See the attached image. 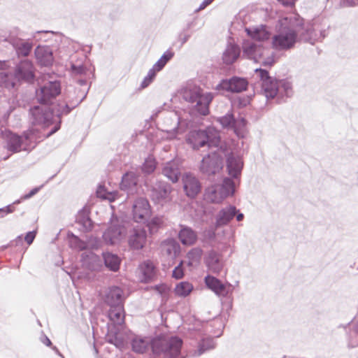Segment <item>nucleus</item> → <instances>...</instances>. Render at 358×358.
<instances>
[{
	"mask_svg": "<svg viewBox=\"0 0 358 358\" xmlns=\"http://www.w3.org/2000/svg\"><path fill=\"white\" fill-rule=\"evenodd\" d=\"M78 86H69L65 91V104L59 105L58 112L61 115L69 113L72 109L77 107L87 96L90 85L86 80L80 79L77 82Z\"/></svg>",
	"mask_w": 358,
	"mask_h": 358,
	"instance_id": "1",
	"label": "nucleus"
},
{
	"mask_svg": "<svg viewBox=\"0 0 358 358\" xmlns=\"http://www.w3.org/2000/svg\"><path fill=\"white\" fill-rule=\"evenodd\" d=\"M301 28V22H293L289 27L283 28L272 37L271 47L278 51L287 50L294 48Z\"/></svg>",
	"mask_w": 358,
	"mask_h": 358,
	"instance_id": "2",
	"label": "nucleus"
},
{
	"mask_svg": "<svg viewBox=\"0 0 358 358\" xmlns=\"http://www.w3.org/2000/svg\"><path fill=\"white\" fill-rule=\"evenodd\" d=\"M193 149L197 150L208 145L217 146L220 142V136L216 129L208 127L205 130H194L190 131L186 139Z\"/></svg>",
	"mask_w": 358,
	"mask_h": 358,
	"instance_id": "3",
	"label": "nucleus"
},
{
	"mask_svg": "<svg viewBox=\"0 0 358 358\" xmlns=\"http://www.w3.org/2000/svg\"><path fill=\"white\" fill-rule=\"evenodd\" d=\"M185 100L196 103L195 108L199 113L206 115L209 113V104L213 99L211 93H204L200 87H194L185 90L183 92Z\"/></svg>",
	"mask_w": 358,
	"mask_h": 358,
	"instance_id": "4",
	"label": "nucleus"
},
{
	"mask_svg": "<svg viewBox=\"0 0 358 358\" xmlns=\"http://www.w3.org/2000/svg\"><path fill=\"white\" fill-rule=\"evenodd\" d=\"M29 115L33 125L45 129L52 124L53 113L47 105L41 104L31 108Z\"/></svg>",
	"mask_w": 358,
	"mask_h": 358,
	"instance_id": "5",
	"label": "nucleus"
},
{
	"mask_svg": "<svg viewBox=\"0 0 358 358\" xmlns=\"http://www.w3.org/2000/svg\"><path fill=\"white\" fill-rule=\"evenodd\" d=\"M20 29L17 27H13L9 33L8 37L3 41L9 43L15 50L18 57H27L33 48V43L29 41H25L19 38Z\"/></svg>",
	"mask_w": 358,
	"mask_h": 358,
	"instance_id": "6",
	"label": "nucleus"
},
{
	"mask_svg": "<svg viewBox=\"0 0 358 358\" xmlns=\"http://www.w3.org/2000/svg\"><path fill=\"white\" fill-rule=\"evenodd\" d=\"M61 86L58 81H49L41 85L36 91V98L41 104L48 106L60 94Z\"/></svg>",
	"mask_w": 358,
	"mask_h": 358,
	"instance_id": "7",
	"label": "nucleus"
},
{
	"mask_svg": "<svg viewBox=\"0 0 358 358\" xmlns=\"http://www.w3.org/2000/svg\"><path fill=\"white\" fill-rule=\"evenodd\" d=\"M108 315L110 324H108V331L106 336H122L120 329L122 328L124 320L123 305L110 307Z\"/></svg>",
	"mask_w": 358,
	"mask_h": 358,
	"instance_id": "8",
	"label": "nucleus"
},
{
	"mask_svg": "<svg viewBox=\"0 0 358 358\" xmlns=\"http://www.w3.org/2000/svg\"><path fill=\"white\" fill-rule=\"evenodd\" d=\"M124 232L122 221L113 217L109 226L103 234V239L108 245H115L120 242Z\"/></svg>",
	"mask_w": 358,
	"mask_h": 358,
	"instance_id": "9",
	"label": "nucleus"
},
{
	"mask_svg": "<svg viewBox=\"0 0 358 358\" xmlns=\"http://www.w3.org/2000/svg\"><path fill=\"white\" fill-rule=\"evenodd\" d=\"M0 135L7 142V148L13 152H17L21 150H27L28 137L27 136H17L6 129H0Z\"/></svg>",
	"mask_w": 358,
	"mask_h": 358,
	"instance_id": "10",
	"label": "nucleus"
},
{
	"mask_svg": "<svg viewBox=\"0 0 358 358\" xmlns=\"http://www.w3.org/2000/svg\"><path fill=\"white\" fill-rule=\"evenodd\" d=\"M133 218L135 222L145 223L151 215L150 206L147 199L139 198L133 204Z\"/></svg>",
	"mask_w": 358,
	"mask_h": 358,
	"instance_id": "11",
	"label": "nucleus"
},
{
	"mask_svg": "<svg viewBox=\"0 0 358 358\" xmlns=\"http://www.w3.org/2000/svg\"><path fill=\"white\" fill-rule=\"evenodd\" d=\"M14 74L18 82H32L35 76L33 64L28 59L21 61L16 65Z\"/></svg>",
	"mask_w": 358,
	"mask_h": 358,
	"instance_id": "12",
	"label": "nucleus"
},
{
	"mask_svg": "<svg viewBox=\"0 0 358 358\" xmlns=\"http://www.w3.org/2000/svg\"><path fill=\"white\" fill-rule=\"evenodd\" d=\"M256 73H259V76L262 81V88L265 96L267 98H274L278 91V85L276 80L273 79L267 71L257 69Z\"/></svg>",
	"mask_w": 358,
	"mask_h": 358,
	"instance_id": "13",
	"label": "nucleus"
},
{
	"mask_svg": "<svg viewBox=\"0 0 358 358\" xmlns=\"http://www.w3.org/2000/svg\"><path fill=\"white\" fill-rule=\"evenodd\" d=\"M222 191L219 195H216L217 189L214 188L208 191L207 199L213 203H220L227 196L232 195L234 192V182L229 178H225L222 185H220Z\"/></svg>",
	"mask_w": 358,
	"mask_h": 358,
	"instance_id": "14",
	"label": "nucleus"
},
{
	"mask_svg": "<svg viewBox=\"0 0 358 358\" xmlns=\"http://www.w3.org/2000/svg\"><path fill=\"white\" fill-rule=\"evenodd\" d=\"M243 52L250 58L253 59L257 62H262L264 66H271L275 62L274 56L269 57L266 59H262L265 50L260 47H257L253 43H245L243 46Z\"/></svg>",
	"mask_w": 358,
	"mask_h": 358,
	"instance_id": "15",
	"label": "nucleus"
},
{
	"mask_svg": "<svg viewBox=\"0 0 358 358\" xmlns=\"http://www.w3.org/2000/svg\"><path fill=\"white\" fill-rule=\"evenodd\" d=\"M182 341L178 337H171L166 345L162 348L158 356L163 358H182L180 355V350Z\"/></svg>",
	"mask_w": 358,
	"mask_h": 358,
	"instance_id": "16",
	"label": "nucleus"
},
{
	"mask_svg": "<svg viewBox=\"0 0 358 358\" xmlns=\"http://www.w3.org/2000/svg\"><path fill=\"white\" fill-rule=\"evenodd\" d=\"M87 57L84 55H73L71 57L70 71L73 76H87L91 73V70L87 67Z\"/></svg>",
	"mask_w": 358,
	"mask_h": 358,
	"instance_id": "17",
	"label": "nucleus"
},
{
	"mask_svg": "<svg viewBox=\"0 0 358 358\" xmlns=\"http://www.w3.org/2000/svg\"><path fill=\"white\" fill-rule=\"evenodd\" d=\"M80 260L83 266L90 271H99L103 268L102 259L92 251L83 252Z\"/></svg>",
	"mask_w": 358,
	"mask_h": 358,
	"instance_id": "18",
	"label": "nucleus"
},
{
	"mask_svg": "<svg viewBox=\"0 0 358 358\" xmlns=\"http://www.w3.org/2000/svg\"><path fill=\"white\" fill-rule=\"evenodd\" d=\"M248 85V81L245 79L234 77L230 80H222L217 86V89L232 92H241L247 89Z\"/></svg>",
	"mask_w": 358,
	"mask_h": 358,
	"instance_id": "19",
	"label": "nucleus"
},
{
	"mask_svg": "<svg viewBox=\"0 0 358 358\" xmlns=\"http://www.w3.org/2000/svg\"><path fill=\"white\" fill-rule=\"evenodd\" d=\"M146 241V231L144 229L134 227L128 237V243L133 250H140L143 248Z\"/></svg>",
	"mask_w": 358,
	"mask_h": 358,
	"instance_id": "20",
	"label": "nucleus"
},
{
	"mask_svg": "<svg viewBox=\"0 0 358 358\" xmlns=\"http://www.w3.org/2000/svg\"><path fill=\"white\" fill-rule=\"evenodd\" d=\"M222 169V162L215 154L206 157L202 160L201 169L203 172L208 174H215Z\"/></svg>",
	"mask_w": 358,
	"mask_h": 358,
	"instance_id": "21",
	"label": "nucleus"
},
{
	"mask_svg": "<svg viewBox=\"0 0 358 358\" xmlns=\"http://www.w3.org/2000/svg\"><path fill=\"white\" fill-rule=\"evenodd\" d=\"M123 290L117 286L108 287L104 295V301L110 307L123 305Z\"/></svg>",
	"mask_w": 358,
	"mask_h": 358,
	"instance_id": "22",
	"label": "nucleus"
},
{
	"mask_svg": "<svg viewBox=\"0 0 358 358\" xmlns=\"http://www.w3.org/2000/svg\"><path fill=\"white\" fill-rule=\"evenodd\" d=\"M184 189L187 196L195 197L201 190L200 183L198 180L190 174H186L183 177Z\"/></svg>",
	"mask_w": 358,
	"mask_h": 358,
	"instance_id": "23",
	"label": "nucleus"
},
{
	"mask_svg": "<svg viewBox=\"0 0 358 358\" xmlns=\"http://www.w3.org/2000/svg\"><path fill=\"white\" fill-rule=\"evenodd\" d=\"M236 213V208L233 206L222 208L217 215L215 227H220L227 225L234 218Z\"/></svg>",
	"mask_w": 358,
	"mask_h": 358,
	"instance_id": "24",
	"label": "nucleus"
},
{
	"mask_svg": "<svg viewBox=\"0 0 358 358\" xmlns=\"http://www.w3.org/2000/svg\"><path fill=\"white\" fill-rule=\"evenodd\" d=\"M35 55L38 63L44 66L52 65L54 60L52 52L49 47H37Z\"/></svg>",
	"mask_w": 358,
	"mask_h": 358,
	"instance_id": "25",
	"label": "nucleus"
},
{
	"mask_svg": "<svg viewBox=\"0 0 358 358\" xmlns=\"http://www.w3.org/2000/svg\"><path fill=\"white\" fill-rule=\"evenodd\" d=\"M245 31L250 37L258 41H266L271 36V33L265 25H260L253 28H246Z\"/></svg>",
	"mask_w": 358,
	"mask_h": 358,
	"instance_id": "26",
	"label": "nucleus"
},
{
	"mask_svg": "<svg viewBox=\"0 0 358 358\" xmlns=\"http://www.w3.org/2000/svg\"><path fill=\"white\" fill-rule=\"evenodd\" d=\"M228 173L234 178H237L241 175L243 168V162L241 158L231 155L227 159V165Z\"/></svg>",
	"mask_w": 358,
	"mask_h": 358,
	"instance_id": "27",
	"label": "nucleus"
},
{
	"mask_svg": "<svg viewBox=\"0 0 358 358\" xmlns=\"http://www.w3.org/2000/svg\"><path fill=\"white\" fill-rule=\"evenodd\" d=\"M102 255L104 265L108 270L116 272L120 269L121 259L117 255L103 252Z\"/></svg>",
	"mask_w": 358,
	"mask_h": 358,
	"instance_id": "28",
	"label": "nucleus"
},
{
	"mask_svg": "<svg viewBox=\"0 0 358 358\" xmlns=\"http://www.w3.org/2000/svg\"><path fill=\"white\" fill-rule=\"evenodd\" d=\"M178 238L183 245H192L196 241L197 236L189 227H182L179 232Z\"/></svg>",
	"mask_w": 358,
	"mask_h": 358,
	"instance_id": "29",
	"label": "nucleus"
},
{
	"mask_svg": "<svg viewBox=\"0 0 358 358\" xmlns=\"http://www.w3.org/2000/svg\"><path fill=\"white\" fill-rule=\"evenodd\" d=\"M141 273V280L143 282H148L155 275V268L152 262L146 261L140 266Z\"/></svg>",
	"mask_w": 358,
	"mask_h": 358,
	"instance_id": "30",
	"label": "nucleus"
},
{
	"mask_svg": "<svg viewBox=\"0 0 358 358\" xmlns=\"http://www.w3.org/2000/svg\"><path fill=\"white\" fill-rule=\"evenodd\" d=\"M137 178L136 173L133 172L126 173L122 177L120 188L122 190L131 192L137 184Z\"/></svg>",
	"mask_w": 358,
	"mask_h": 358,
	"instance_id": "31",
	"label": "nucleus"
},
{
	"mask_svg": "<svg viewBox=\"0 0 358 358\" xmlns=\"http://www.w3.org/2000/svg\"><path fill=\"white\" fill-rule=\"evenodd\" d=\"M19 83L14 73L0 72V86L8 90L13 89L17 83Z\"/></svg>",
	"mask_w": 358,
	"mask_h": 358,
	"instance_id": "32",
	"label": "nucleus"
},
{
	"mask_svg": "<svg viewBox=\"0 0 358 358\" xmlns=\"http://www.w3.org/2000/svg\"><path fill=\"white\" fill-rule=\"evenodd\" d=\"M205 282L206 286L217 294H220L224 292L225 286L217 278L207 275L205 278Z\"/></svg>",
	"mask_w": 358,
	"mask_h": 358,
	"instance_id": "33",
	"label": "nucleus"
},
{
	"mask_svg": "<svg viewBox=\"0 0 358 358\" xmlns=\"http://www.w3.org/2000/svg\"><path fill=\"white\" fill-rule=\"evenodd\" d=\"M150 337H135L132 341V349L138 353H143L150 346Z\"/></svg>",
	"mask_w": 358,
	"mask_h": 358,
	"instance_id": "34",
	"label": "nucleus"
},
{
	"mask_svg": "<svg viewBox=\"0 0 358 358\" xmlns=\"http://www.w3.org/2000/svg\"><path fill=\"white\" fill-rule=\"evenodd\" d=\"M193 285L192 283L183 281L178 283L174 289V293L179 297H186L192 292Z\"/></svg>",
	"mask_w": 358,
	"mask_h": 358,
	"instance_id": "35",
	"label": "nucleus"
},
{
	"mask_svg": "<svg viewBox=\"0 0 358 358\" xmlns=\"http://www.w3.org/2000/svg\"><path fill=\"white\" fill-rule=\"evenodd\" d=\"M68 239L69 245L72 249L83 250L87 248V243L72 233L68 234Z\"/></svg>",
	"mask_w": 358,
	"mask_h": 358,
	"instance_id": "36",
	"label": "nucleus"
},
{
	"mask_svg": "<svg viewBox=\"0 0 358 358\" xmlns=\"http://www.w3.org/2000/svg\"><path fill=\"white\" fill-rule=\"evenodd\" d=\"M157 168V161L154 155H150L142 165V171L145 174H150L155 171Z\"/></svg>",
	"mask_w": 358,
	"mask_h": 358,
	"instance_id": "37",
	"label": "nucleus"
},
{
	"mask_svg": "<svg viewBox=\"0 0 358 358\" xmlns=\"http://www.w3.org/2000/svg\"><path fill=\"white\" fill-rule=\"evenodd\" d=\"M240 54L239 49L235 46L229 48L224 54L223 59L227 64L234 62Z\"/></svg>",
	"mask_w": 358,
	"mask_h": 358,
	"instance_id": "38",
	"label": "nucleus"
},
{
	"mask_svg": "<svg viewBox=\"0 0 358 358\" xmlns=\"http://www.w3.org/2000/svg\"><path fill=\"white\" fill-rule=\"evenodd\" d=\"M202 255V250L199 248L192 249L187 254V258L189 259L188 265L192 266L199 263Z\"/></svg>",
	"mask_w": 358,
	"mask_h": 358,
	"instance_id": "39",
	"label": "nucleus"
},
{
	"mask_svg": "<svg viewBox=\"0 0 358 358\" xmlns=\"http://www.w3.org/2000/svg\"><path fill=\"white\" fill-rule=\"evenodd\" d=\"M163 173L173 182H176L178 180L180 173L177 168L169 164L163 169Z\"/></svg>",
	"mask_w": 358,
	"mask_h": 358,
	"instance_id": "40",
	"label": "nucleus"
},
{
	"mask_svg": "<svg viewBox=\"0 0 358 358\" xmlns=\"http://www.w3.org/2000/svg\"><path fill=\"white\" fill-rule=\"evenodd\" d=\"M157 62L153 64L152 68L150 69L148 75L143 78L141 83L140 88L144 89L147 87L153 80L156 75Z\"/></svg>",
	"mask_w": 358,
	"mask_h": 358,
	"instance_id": "41",
	"label": "nucleus"
},
{
	"mask_svg": "<svg viewBox=\"0 0 358 358\" xmlns=\"http://www.w3.org/2000/svg\"><path fill=\"white\" fill-rule=\"evenodd\" d=\"M174 52L170 50H167L158 60V71H160L166 64L173 57Z\"/></svg>",
	"mask_w": 358,
	"mask_h": 358,
	"instance_id": "42",
	"label": "nucleus"
},
{
	"mask_svg": "<svg viewBox=\"0 0 358 358\" xmlns=\"http://www.w3.org/2000/svg\"><path fill=\"white\" fill-rule=\"evenodd\" d=\"M219 122L224 127H234V118L232 114H227L219 119Z\"/></svg>",
	"mask_w": 358,
	"mask_h": 358,
	"instance_id": "43",
	"label": "nucleus"
},
{
	"mask_svg": "<svg viewBox=\"0 0 358 358\" xmlns=\"http://www.w3.org/2000/svg\"><path fill=\"white\" fill-rule=\"evenodd\" d=\"M78 223L81 224L85 231H90L92 227V222L88 217L78 218Z\"/></svg>",
	"mask_w": 358,
	"mask_h": 358,
	"instance_id": "44",
	"label": "nucleus"
},
{
	"mask_svg": "<svg viewBox=\"0 0 358 358\" xmlns=\"http://www.w3.org/2000/svg\"><path fill=\"white\" fill-rule=\"evenodd\" d=\"M96 195L103 199L111 200L112 193L106 192L103 186L99 185L96 190Z\"/></svg>",
	"mask_w": 358,
	"mask_h": 358,
	"instance_id": "45",
	"label": "nucleus"
},
{
	"mask_svg": "<svg viewBox=\"0 0 358 358\" xmlns=\"http://www.w3.org/2000/svg\"><path fill=\"white\" fill-rule=\"evenodd\" d=\"M183 262L181 261L178 266H177L173 271L172 276L176 279H181L184 276V271L182 269Z\"/></svg>",
	"mask_w": 358,
	"mask_h": 358,
	"instance_id": "46",
	"label": "nucleus"
},
{
	"mask_svg": "<svg viewBox=\"0 0 358 358\" xmlns=\"http://www.w3.org/2000/svg\"><path fill=\"white\" fill-rule=\"evenodd\" d=\"M171 292V288L167 285H158V293H159L165 300L168 298Z\"/></svg>",
	"mask_w": 358,
	"mask_h": 358,
	"instance_id": "47",
	"label": "nucleus"
},
{
	"mask_svg": "<svg viewBox=\"0 0 358 358\" xmlns=\"http://www.w3.org/2000/svg\"><path fill=\"white\" fill-rule=\"evenodd\" d=\"M123 337H111L109 340V342L113 343L118 348H122L124 346V343L122 340Z\"/></svg>",
	"mask_w": 358,
	"mask_h": 358,
	"instance_id": "48",
	"label": "nucleus"
},
{
	"mask_svg": "<svg viewBox=\"0 0 358 358\" xmlns=\"http://www.w3.org/2000/svg\"><path fill=\"white\" fill-rule=\"evenodd\" d=\"M14 211L13 205H8L3 208H0V217H3L6 215L11 213Z\"/></svg>",
	"mask_w": 358,
	"mask_h": 358,
	"instance_id": "49",
	"label": "nucleus"
},
{
	"mask_svg": "<svg viewBox=\"0 0 358 358\" xmlns=\"http://www.w3.org/2000/svg\"><path fill=\"white\" fill-rule=\"evenodd\" d=\"M35 237H36V231H29L26 234V236L24 237V241L27 242V243L28 245H30L33 243Z\"/></svg>",
	"mask_w": 358,
	"mask_h": 358,
	"instance_id": "50",
	"label": "nucleus"
},
{
	"mask_svg": "<svg viewBox=\"0 0 358 358\" xmlns=\"http://www.w3.org/2000/svg\"><path fill=\"white\" fill-rule=\"evenodd\" d=\"M43 186V185H41L40 187H35V188L32 189L28 194L24 195L22 199H28L31 198V196L35 195L41 189V188Z\"/></svg>",
	"mask_w": 358,
	"mask_h": 358,
	"instance_id": "51",
	"label": "nucleus"
},
{
	"mask_svg": "<svg viewBox=\"0 0 358 358\" xmlns=\"http://www.w3.org/2000/svg\"><path fill=\"white\" fill-rule=\"evenodd\" d=\"M157 225V217H153L152 222L147 224L148 229L150 231V233H152L155 230V227Z\"/></svg>",
	"mask_w": 358,
	"mask_h": 358,
	"instance_id": "52",
	"label": "nucleus"
},
{
	"mask_svg": "<svg viewBox=\"0 0 358 358\" xmlns=\"http://www.w3.org/2000/svg\"><path fill=\"white\" fill-rule=\"evenodd\" d=\"M214 0H203V1L201 3L199 10H203L209 4H210Z\"/></svg>",
	"mask_w": 358,
	"mask_h": 358,
	"instance_id": "53",
	"label": "nucleus"
},
{
	"mask_svg": "<svg viewBox=\"0 0 358 358\" xmlns=\"http://www.w3.org/2000/svg\"><path fill=\"white\" fill-rule=\"evenodd\" d=\"M281 2L285 6H293L296 0H278Z\"/></svg>",
	"mask_w": 358,
	"mask_h": 358,
	"instance_id": "54",
	"label": "nucleus"
},
{
	"mask_svg": "<svg viewBox=\"0 0 358 358\" xmlns=\"http://www.w3.org/2000/svg\"><path fill=\"white\" fill-rule=\"evenodd\" d=\"M59 129V125H55L50 131H48L47 134H44L45 137H49L54 133H55L58 129Z\"/></svg>",
	"mask_w": 358,
	"mask_h": 358,
	"instance_id": "55",
	"label": "nucleus"
},
{
	"mask_svg": "<svg viewBox=\"0 0 358 358\" xmlns=\"http://www.w3.org/2000/svg\"><path fill=\"white\" fill-rule=\"evenodd\" d=\"M214 188L217 189L216 195H219V193L222 191V189L220 188V185H215V186H213V187L208 188L206 190V197H207V194H208V191H210V190H211L212 189H214Z\"/></svg>",
	"mask_w": 358,
	"mask_h": 358,
	"instance_id": "56",
	"label": "nucleus"
},
{
	"mask_svg": "<svg viewBox=\"0 0 358 358\" xmlns=\"http://www.w3.org/2000/svg\"><path fill=\"white\" fill-rule=\"evenodd\" d=\"M171 246L174 250L175 254H176L179 251V245L174 242H171Z\"/></svg>",
	"mask_w": 358,
	"mask_h": 358,
	"instance_id": "57",
	"label": "nucleus"
},
{
	"mask_svg": "<svg viewBox=\"0 0 358 358\" xmlns=\"http://www.w3.org/2000/svg\"><path fill=\"white\" fill-rule=\"evenodd\" d=\"M170 192V189L166 187L163 188V194H161L162 197H166Z\"/></svg>",
	"mask_w": 358,
	"mask_h": 358,
	"instance_id": "58",
	"label": "nucleus"
},
{
	"mask_svg": "<svg viewBox=\"0 0 358 358\" xmlns=\"http://www.w3.org/2000/svg\"><path fill=\"white\" fill-rule=\"evenodd\" d=\"M243 217H244V215L243 213H238L236 215V220L238 222L242 221L243 220Z\"/></svg>",
	"mask_w": 358,
	"mask_h": 358,
	"instance_id": "59",
	"label": "nucleus"
},
{
	"mask_svg": "<svg viewBox=\"0 0 358 358\" xmlns=\"http://www.w3.org/2000/svg\"><path fill=\"white\" fill-rule=\"evenodd\" d=\"M43 343H45L47 345H51V342L49 340L48 337H45Z\"/></svg>",
	"mask_w": 358,
	"mask_h": 358,
	"instance_id": "60",
	"label": "nucleus"
},
{
	"mask_svg": "<svg viewBox=\"0 0 358 358\" xmlns=\"http://www.w3.org/2000/svg\"><path fill=\"white\" fill-rule=\"evenodd\" d=\"M17 240L22 241V235L17 237Z\"/></svg>",
	"mask_w": 358,
	"mask_h": 358,
	"instance_id": "61",
	"label": "nucleus"
},
{
	"mask_svg": "<svg viewBox=\"0 0 358 358\" xmlns=\"http://www.w3.org/2000/svg\"><path fill=\"white\" fill-rule=\"evenodd\" d=\"M205 350H203V349H199V355H201L203 353V352Z\"/></svg>",
	"mask_w": 358,
	"mask_h": 358,
	"instance_id": "62",
	"label": "nucleus"
},
{
	"mask_svg": "<svg viewBox=\"0 0 358 358\" xmlns=\"http://www.w3.org/2000/svg\"><path fill=\"white\" fill-rule=\"evenodd\" d=\"M161 192H162V187H160L159 189H158V192H157L158 195L161 194Z\"/></svg>",
	"mask_w": 358,
	"mask_h": 358,
	"instance_id": "63",
	"label": "nucleus"
},
{
	"mask_svg": "<svg viewBox=\"0 0 358 358\" xmlns=\"http://www.w3.org/2000/svg\"><path fill=\"white\" fill-rule=\"evenodd\" d=\"M20 200H17L15 202H13V204L20 203Z\"/></svg>",
	"mask_w": 358,
	"mask_h": 358,
	"instance_id": "64",
	"label": "nucleus"
}]
</instances>
